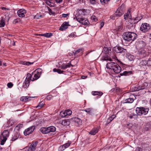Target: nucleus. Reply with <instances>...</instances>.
<instances>
[{
    "mask_svg": "<svg viewBox=\"0 0 151 151\" xmlns=\"http://www.w3.org/2000/svg\"><path fill=\"white\" fill-rule=\"evenodd\" d=\"M106 67L108 69L112 70L115 73H118L121 70V68L117 63L113 62L108 63L106 65Z\"/></svg>",
    "mask_w": 151,
    "mask_h": 151,
    "instance_id": "f257e3e1",
    "label": "nucleus"
},
{
    "mask_svg": "<svg viewBox=\"0 0 151 151\" xmlns=\"http://www.w3.org/2000/svg\"><path fill=\"white\" fill-rule=\"evenodd\" d=\"M136 34L132 32H126L124 34V39L127 41H133L137 37Z\"/></svg>",
    "mask_w": 151,
    "mask_h": 151,
    "instance_id": "f03ea898",
    "label": "nucleus"
},
{
    "mask_svg": "<svg viewBox=\"0 0 151 151\" xmlns=\"http://www.w3.org/2000/svg\"><path fill=\"white\" fill-rule=\"evenodd\" d=\"M149 111L148 109L143 107H137L136 109V113L139 115H145Z\"/></svg>",
    "mask_w": 151,
    "mask_h": 151,
    "instance_id": "7ed1b4c3",
    "label": "nucleus"
},
{
    "mask_svg": "<svg viewBox=\"0 0 151 151\" xmlns=\"http://www.w3.org/2000/svg\"><path fill=\"white\" fill-rule=\"evenodd\" d=\"M9 136V132L7 130H4L0 136V139L1 140V144L3 145L6 141L7 137Z\"/></svg>",
    "mask_w": 151,
    "mask_h": 151,
    "instance_id": "20e7f679",
    "label": "nucleus"
},
{
    "mask_svg": "<svg viewBox=\"0 0 151 151\" xmlns=\"http://www.w3.org/2000/svg\"><path fill=\"white\" fill-rule=\"evenodd\" d=\"M125 9V5L122 4L116 10L115 13V15L116 17L121 16L124 14Z\"/></svg>",
    "mask_w": 151,
    "mask_h": 151,
    "instance_id": "39448f33",
    "label": "nucleus"
},
{
    "mask_svg": "<svg viewBox=\"0 0 151 151\" xmlns=\"http://www.w3.org/2000/svg\"><path fill=\"white\" fill-rule=\"evenodd\" d=\"M76 20L78 22L84 25H88L89 23L87 19L85 18H83L80 16L75 17Z\"/></svg>",
    "mask_w": 151,
    "mask_h": 151,
    "instance_id": "423d86ee",
    "label": "nucleus"
},
{
    "mask_svg": "<svg viewBox=\"0 0 151 151\" xmlns=\"http://www.w3.org/2000/svg\"><path fill=\"white\" fill-rule=\"evenodd\" d=\"M150 29V27L149 25L147 23L142 24L140 27V30L144 32H148Z\"/></svg>",
    "mask_w": 151,
    "mask_h": 151,
    "instance_id": "0eeeda50",
    "label": "nucleus"
},
{
    "mask_svg": "<svg viewBox=\"0 0 151 151\" xmlns=\"http://www.w3.org/2000/svg\"><path fill=\"white\" fill-rule=\"evenodd\" d=\"M113 50L117 53H121L122 52H127L126 50L121 47L116 46L114 47Z\"/></svg>",
    "mask_w": 151,
    "mask_h": 151,
    "instance_id": "6e6552de",
    "label": "nucleus"
},
{
    "mask_svg": "<svg viewBox=\"0 0 151 151\" xmlns=\"http://www.w3.org/2000/svg\"><path fill=\"white\" fill-rule=\"evenodd\" d=\"M37 141L33 142L28 149V151H35L37 148Z\"/></svg>",
    "mask_w": 151,
    "mask_h": 151,
    "instance_id": "1a4fd4ad",
    "label": "nucleus"
},
{
    "mask_svg": "<svg viewBox=\"0 0 151 151\" xmlns=\"http://www.w3.org/2000/svg\"><path fill=\"white\" fill-rule=\"evenodd\" d=\"M35 129V127L32 126L25 130L24 132V134L25 136L31 133Z\"/></svg>",
    "mask_w": 151,
    "mask_h": 151,
    "instance_id": "9d476101",
    "label": "nucleus"
},
{
    "mask_svg": "<svg viewBox=\"0 0 151 151\" xmlns=\"http://www.w3.org/2000/svg\"><path fill=\"white\" fill-rule=\"evenodd\" d=\"M72 122L75 123L76 125L80 124L81 123V119L78 117H74L71 119Z\"/></svg>",
    "mask_w": 151,
    "mask_h": 151,
    "instance_id": "9b49d317",
    "label": "nucleus"
},
{
    "mask_svg": "<svg viewBox=\"0 0 151 151\" xmlns=\"http://www.w3.org/2000/svg\"><path fill=\"white\" fill-rule=\"evenodd\" d=\"M139 87L141 88V90H143L146 88L148 85L147 83V82H144V81H141L139 82Z\"/></svg>",
    "mask_w": 151,
    "mask_h": 151,
    "instance_id": "f8f14e48",
    "label": "nucleus"
},
{
    "mask_svg": "<svg viewBox=\"0 0 151 151\" xmlns=\"http://www.w3.org/2000/svg\"><path fill=\"white\" fill-rule=\"evenodd\" d=\"M26 12V10L24 9H21L19 10L17 12L18 16L20 17H23L25 16L24 14Z\"/></svg>",
    "mask_w": 151,
    "mask_h": 151,
    "instance_id": "ddd939ff",
    "label": "nucleus"
},
{
    "mask_svg": "<svg viewBox=\"0 0 151 151\" xmlns=\"http://www.w3.org/2000/svg\"><path fill=\"white\" fill-rule=\"evenodd\" d=\"M68 23L66 22H64L62 25L59 30L61 31H63L68 28Z\"/></svg>",
    "mask_w": 151,
    "mask_h": 151,
    "instance_id": "4468645a",
    "label": "nucleus"
},
{
    "mask_svg": "<svg viewBox=\"0 0 151 151\" xmlns=\"http://www.w3.org/2000/svg\"><path fill=\"white\" fill-rule=\"evenodd\" d=\"M71 66L73 67V65L71 64L70 62L66 64L62 65L60 66V68L63 70H65L67 68L70 67Z\"/></svg>",
    "mask_w": 151,
    "mask_h": 151,
    "instance_id": "2eb2a0df",
    "label": "nucleus"
},
{
    "mask_svg": "<svg viewBox=\"0 0 151 151\" xmlns=\"http://www.w3.org/2000/svg\"><path fill=\"white\" fill-rule=\"evenodd\" d=\"M48 133L51 134V132H54L56 130L55 127L51 126L47 127Z\"/></svg>",
    "mask_w": 151,
    "mask_h": 151,
    "instance_id": "dca6fc26",
    "label": "nucleus"
},
{
    "mask_svg": "<svg viewBox=\"0 0 151 151\" xmlns=\"http://www.w3.org/2000/svg\"><path fill=\"white\" fill-rule=\"evenodd\" d=\"M33 75V78L31 79V81H34L38 79L40 77L39 74L38 73H32V76Z\"/></svg>",
    "mask_w": 151,
    "mask_h": 151,
    "instance_id": "f3484780",
    "label": "nucleus"
},
{
    "mask_svg": "<svg viewBox=\"0 0 151 151\" xmlns=\"http://www.w3.org/2000/svg\"><path fill=\"white\" fill-rule=\"evenodd\" d=\"M61 123L64 126H68L70 124V122L69 120H64L62 121Z\"/></svg>",
    "mask_w": 151,
    "mask_h": 151,
    "instance_id": "a211bd4d",
    "label": "nucleus"
},
{
    "mask_svg": "<svg viewBox=\"0 0 151 151\" xmlns=\"http://www.w3.org/2000/svg\"><path fill=\"white\" fill-rule=\"evenodd\" d=\"M41 132L43 134H48L47 127H42L40 130Z\"/></svg>",
    "mask_w": 151,
    "mask_h": 151,
    "instance_id": "6ab92c4d",
    "label": "nucleus"
},
{
    "mask_svg": "<svg viewBox=\"0 0 151 151\" xmlns=\"http://www.w3.org/2000/svg\"><path fill=\"white\" fill-rule=\"evenodd\" d=\"M99 131L98 129L97 128H95L93 129L89 132V134L91 135H94Z\"/></svg>",
    "mask_w": 151,
    "mask_h": 151,
    "instance_id": "aec40b11",
    "label": "nucleus"
},
{
    "mask_svg": "<svg viewBox=\"0 0 151 151\" xmlns=\"http://www.w3.org/2000/svg\"><path fill=\"white\" fill-rule=\"evenodd\" d=\"M29 80L25 79L23 84V87L25 88H27L29 86Z\"/></svg>",
    "mask_w": 151,
    "mask_h": 151,
    "instance_id": "412c9836",
    "label": "nucleus"
},
{
    "mask_svg": "<svg viewBox=\"0 0 151 151\" xmlns=\"http://www.w3.org/2000/svg\"><path fill=\"white\" fill-rule=\"evenodd\" d=\"M92 94L94 96L98 95L101 96L103 94L101 91H93L92 92Z\"/></svg>",
    "mask_w": 151,
    "mask_h": 151,
    "instance_id": "4be33fe9",
    "label": "nucleus"
},
{
    "mask_svg": "<svg viewBox=\"0 0 151 151\" xmlns=\"http://www.w3.org/2000/svg\"><path fill=\"white\" fill-rule=\"evenodd\" d=\"M132 72L131 71H124L123 73H121L120 74V75L121 76H129L130 75V74H132Z\"/></svg>",
    "mask_w": 151,
    "mask_h": 151,
    "instance_id": "5701e85b",
    "label": "nucleus"
},
{
    "mask_svg": "<svg viewBox=\"0 0 151 151\" xmlns=\"http://www.w3.org/2000/svg\"><path fill=\"white\" fill-rule=\"evenodd\" d=\"M131 18V14L129 10L128 11L127 13L125 15H124V19H127L128 18L130 19Z\"/></svg>",
    "mask_w": 151,
    "mask_h": 151,
    "instance_id": "b1692460",
    "label": "nucleus"
},
{
    "mask_svg": "<svg viewBox=\"0 0 151 151\" xmlns=\"http://www.w3.org/2000/svg\"><path fill=\"white\" fill-rule=\"evenodd\" d=\"M86 13V10L84 9H81L79 10V13L81 15H85Z\"/></svg>",
    "mask_w": 151,
    "mask_h": 151,
    "instance_id": "393cba45",
    "label": "nucleus"
},
{
    "mask_svg": "<svg viewBox=\"0 0 151 151\" xmlns=\"http://www.w3.org/2000/svg\"><path fill=\"white\" fill-rule=\"evenodd\" d=\"M134 100V99L132 98H128L125 100L124 103H131L133 102Z\"/></svg>",
    "mask_w": 151,
    "mask_h": 151,
    "instance_id": "a878e982",
    "label": "nucleus"
},
{
    "mask_svg": "<svg viewBox=\"0 0 151 151\" xmlns=\"http://www.w3.org/2000/svg\"><path fill=\"white\" fill-rule=\"evenodd\" d=\"M40 35L43 36L47 37H49L52 35L51 33H46L42 34H40Z\"/></svg>",
    "mask_w": 151,
    "mask_h": 151,
    "instance_id": "bb28decb",
    "label": "nucleus"
},
{
    "mask_svg": "<svg viewBox=\"0 0 151 151\" xmlns=\"http://www.w3.org/2000/svg\"><path fill=\"white\" fill-rule=\"evenodd\" d=\"M128 117L130 119H132L133 118L136 117V115L135 114L131 113L128 114Z\"/></svg>",
    "mask_w": 151,
    "mask_h": 151,
    "instance_id": "cd10ccee",
    "label": "nucleus"
},
{
    "mask_svg": "<svg viewBox=\"0 0 151 151\" xmlns=\"http://www.w3.org/2000/svg\"><path fill=\"white\" fill-rule=\"evenodd\" d=\"M53 71L54 72H57L59 74L62 73L63 72H64V71L61 70L60 69H57L56 68H55L53 70Z\"/></svg>",
    "mask_w": 151,
    "mask_h": 151,
    "instance_id": "c85d7f7f",
    "label": "nucleus"
},
{
    "mask_svg": "<svg viewBox=\"0 0 151 151\" xmlns=\"http://www.w3.org/2000/svg\"><path fill=\"white\" fill-rule=\"evenodd\" d=\"M65 112V111H61L60 113V116L62 117H65L67 116Z\"/></svg>",
    "mask_w": 151,
    "mask_h": 151,
    "instance_id": "c756f323",
    "label": "nucleus"
},
{
    "mask_svg": "<svg viewBox=\"0 0 151 151\" xmlns=\"http://www.w3.org/2000/svg\"><path fill=\"white\" fill-rule=\"evenodd\" d=\"M115 117V116L114 115H113L111 116L107 120V122H108V123H109L111 122Z\"/></svg>",
    "mask_w": 151,
    "mask_h": 151,
    "instance_id": "7c9ffc66",
    "label": "nucleus"
},
{
    "mask_svg": "<svg viewBox=\"0 0 151 151\" xmlns=\"http://www.w3.org/2000/svg\"><path fill=\"white\" fill-rule=\"evenodd\" d=\"M147 60H142L140 63V65H147Z\"/></svg>",
    "mask_w": 151,
    "mask_h": 151,
    "instance_id": "2f4dec72",
    "label": "nucleus"
},
{
    "mask_svg": "<svg viewBox=\"0 0 151 151\" xmlns=\"http://www.w3.org/2000/svg\"><path fill=\"white\" fill-rule=\"evenodd\" d=\"M84 111L90 114H91L92 113V109L91 108L86 109Z\"/></svg>",
    "mask_w": 151,
    "mask_h": 151,
    "instance_id": "473e14b6",
    "label": "nucleus"
},
{
    "mask_svg": "<svg viewBox=\"0 0 151 151\" xmlns=\"http://www.w3.org/2000/svg\"><path fill=\"white\" fill-rule=\"evenodd\" d=\"M65 111H66L65 113L67 116L70 115L72 114V112L69 109H67Z\"/></svg>",
    "mask_w": 151,
    "mask_h": 151,
    "instance_id": "72a5a7b5",
    "label": "nucleus"
},
{
    "mask_svg": "<svg viewBox=\"0 0 151 151\" xmlns=\"http://www.w3.org/2000/svg\"><path fill=\"white\" fill-rule=\"evenodd\" d=\"M32 76L30 73H28L27 74V76L26 79L28 80H31V79H32Z\"/></svg>",
    "mask_w": 151,
    "mask_h": 151,
    "instance_id": "f704fd0d",
    "label": "nucleus"
},
{
    "mask_svg": "<svg viewBox=\"0 0 151 151\" xmlns=\"http://www.w3.org/2000/svg\"><path fill=\"white\" fill-rule=\"evenodd\" d=\"M5 25V22L3 19L1 21V23H0V27H3Z\"/></svg>",
    "mask_w": 151,
    "mask_h": 151,
    "instance_id": "c9c22d12",
    "label": "nucleus"
},
{
    "mask_svg": "<svg viewBox=\"0 0 151 151\" xmlns=\"http://www.w3.org/2000/svg\"><path fill=\"white\" fill-rule=\"evenodd\" d=\"M33 63H31L29 62L24 61L23 62L22 64L24 65H30L32 64H33Z\"/></svg>",
    "mask_w": 151,
    "mask_h": 151,
    "instance_id": "e433bc0d",
    "label": "nucleus"
},
{
    "mask_svg": "<svg viewBox=\"0 0 151 151\" xmlns=\"http://www.w3.org/2000/svg\"><path fill=\"white\" fill-rule=\"evenodd\" d=\"M110 0H100V1L102 4H107Z\"/></svg>",
    "mask_w": 151,
    "mask_h": 151,
    "instance_id": "4c0bfd02",
    "label": "nucleus"
},
{
    "mask_svg": "<svg viewBox=\"0 0 151 151\" xmlns=\"http://www.w3.org/2000/svg\"><path fill=\"white\" fill-rule=\"evenodd\" d=\"M71 144V142H68V143H66L65 144L63 145L65 148L68 147L70 146V144Z\"/></svg>",
    "mask_w": 151,
    "mask_h": 151,
    "instance_id": "58836bf2",
    "label": "nucleus"
},
{
    "mask_svg": "<svg viewBox=\"0 0 151 151\" xmlns=\"http://www.w3.org/2000/svg\"><path fill=\"white\" fill-rule=\"evenodd\" d=\"M65 148L64 147L63 145L60 146L59 148V151H62L64 150L65 149Z\"/></svg>",
    "mask_w": 151,
    "mask_h": 151,
    "instance_id": "ea45409f",
    "label": "nucleus"
},
{
    "mask_svg": "<svg viewBox=\"0 0 151 151\" xmlns=\"http://www.w3.org/2000/svg\"><path fill=\"white\" fill-rule=\"evenodd\" d=\"M43 106V103H42V102H41L39 104V105L37 106H36V108H38V109H40Z\"/></svg>",
    "mask_w": 151,
    "mask_h": 151,
    "instance_id": "a19ab883",
    "label": "nucleus"
},
{
    "mask_svg": "<svg viewBox=\"0 0 151 151\" xmlns=\"http://www.w3.org/2000/svg\"><path fill=\"white\" fill-rule=\"evenodd\" d=\"M83 52V50L82 49H78V50H77L75 52V54H77L78 53L81 52V53H82Z\"/></svg>",
    "mask_w": 151,
    "mask_h": 151,
    "instance_id": "79ce46f5",
    "label": "nucleus"
},
{
    "mask_svg": "<svg viewBox=\"0 0 151 151\" xmlns=\"http://www.w3.org/2000/svg\"><path fill=\"white\" fill-rule=\"evenodd\" d=\"M141 88L139 87V86L138 87H135L134 88V91H137L140 90H141Z\"/></svg>",
    "mask_w": 151,
    "mask_h": 151,
    "instance_id": "37998d69",
    "label": "nucleus"
},
{
    "mask_svg": "<svg viewBox=\"0 0 151 151\" xmlns=\"http://www.w3.org/2000/svg\"><path fill=\"white\" fill-rule=\"evenodd\" d=\"M91 19L93 21H94L95 22H96L97 21V19L96 18V17L95 16H91Z\"/></svg>",
    "mask_w": 151,
    "mask_h": 151,
    "instance_id": "c03bdc74",
    "label": "nucleus"
},
{
    "mask_svg": "<svg viewBox=\"0 0 151 151\" xmlns=\"http://www.w3.org/2000/svg\"><path fill=\"white\" fill-rule=\"evenodd\" d=\"M26 96H23L20 98V100L22 101L26 102Z\"/></svg>",
    "mask_w": 151,
    "mask_h": 151,
    "instance_id": "a18cd8bd",
    "label": "nucleus"
},
{
    "mask_svg": "<svg viewBox=\"0 0 151 151\" xmlns=\"http://www.w3.org/2000/svg\"><path fill=\"white\" fill-rule=\"evenodd\" d=\"M128 58L130 61H132L134 59V58L133 55H131L130 56H128Z\"/></svg>",
    "mask_w": 151,
    "mask_h": 151,
    "instance_id": "49530a36",
    "label": "nucleus"
},
{
    "mask_svg": "<svg viewBox=\"0 0 151 151\" xmlns=\"http://www.w3.org/2000/svg\"><path fill=\"white\" fill-rule=\"evenodd\" d=\"M69 37H76V36L75 35V33H72L70 35H69Z\"/></svg>",
    "mask_w": 151,
    "mask_h": 151,
    "instance_id": "de8ad7c7",
    "label": "nucleus"
},
{
    "mask_svg": "<svg viewBox=\"0 0 151 151\" xmlns=\"http://www.w3.org/2000/svg\"><path fill=\"white\" fill-rule=\"evenodd\" d=\"M13 84L11 82L8 83L7 84V86L9 88H12L13 86Z\"/></svg>",
    "mask_w": 151,
    "mask_h": 151,
    "instance_id": "09e8293b",
    "label": "nucleus"
},
{
    "mask_svg": "<svg viewBox=\"0 0 151 151\" xmlns=\"http://www.w3.org/2000/svg\"><path fill=\"white\" fill-rule=\"evenodd\" d=\"M136 149L139 151H145L141 147H137Z\"/></svg>",
    "mask_w": 151,
    "mask_h": 151,
    "instance_id": "8fccbe9b",
    "label": "nucleus"
},
{
    "mask_svg": "<svg viewBox=\"0 0 151 151\" xmlns=\"http://www.w3.org/2000/svg\"><path fill=\"white\" fill-rule=\"evenodd\" d=\"M46 3L48 6H49L51 7L52 6L51 5V4H50L51 3V2L50 1H46Z\"/></svg>",
    "mask_w": 151,
    "mask_h": 151,
    "instance_id": "3c124183",
    "label": "nucleus"
},
{
    "mask_svg": "<svg viewBox=\"0 0 151 151\" xmlns=\"http://www.w3.org/2000/svg\"><path fill=\"white\" fill-rule=\"evenodd\" d=\"M19 19H17L14 20L13 21V23L14 24H16L17 23L19 22Z\"/></svg>",
    "mask_w": 151,
    "mask_h": 151,
    "instance_id": "603ef678",
    "label": "nucleus"
},
{
    "mask_svg": "<svg viewBox=\"0 0 151 151\" xmlns=\"http://www.w3.org/2000/svg\"><path fill=\"white\" fill-rule=\"evenodd\" d=\"M48 8V10L49 12L52 14H54V13L52 11V10L48 7H47Z\"/></svg>",
    "mask_w": 151,
    "mask_h": 151,
    "instance_id": "864d4df0",
    "label": "nucleus"
},
{
    "mask_svg": "<svg viewBox=\"0 0 151 151\" xmlns=\"http://www.w3.org/2000/svg\"><path fill=\"white\" fill-rule=\"evenodd\" d=\"M147 65L148 66H151V60H147Z\"/></svg>",
    "mask_w": 151,
    "mask_h": 151,
    "instance_id": "5fc2aeb1",
    "label": "nucleus"
},
{
    "mask_svg": "<svg viewBox=\"0 0 151 151\" xmlns=\"http://www.w3.org/2000/svg\"><path fill=\"white\" fill-rule=\"evenodd\" d=\"M18 138V137L16 136H14L12 139V140L13 141L16 140Z\"/></svg>",
    "mask_w": 151,
    "mask_h": 151,
    "instance_id": "6e6d98bb",
    "label": "nucleus"
},
{
    "mask_svg": "<svg viewBox=\"0 0 151 151\" xmlns=\"http://www.w3.org/2000/svg\"><path fill=\"white\" fill-rule=\"evenodd\" d=\"M116 16L114 15H111L110 17V18L111 19L113 20H114L116 19Z\"/></svg>",
    "mask_w": 151,
    "mask_h": 151,
    "instance_id": "4d7b16f0",
    "label": "nucleus"
},
{
    "mask_svg": "<svg viewBox=\"0 0 151 151\" xmlns=\"http://www.w3.org/2000/svg\"><path fill=\"white\" fill-rule=\"evenodd\" d=\"M26 102L29 101L31 100V98H32L31 97H28V96H26Z\"/></svg>",
    "mask_w": 151,
    "mask_h": 151,
    "instance_id": "13d9d810",
    "label": "nucleus"
},
{
    "mask_svg": "<svg viewBox=\"0 0 151 151\" xmlns=\"http://www.w3.org/2000/svg\"><path fill=\"white\" fill-rule=\"evenodd\" d=\"M69 14H62V17H67L68 16Z\"/></svg>",
    "mask_w": 151,
    "mask_h": 151,
    "instance_id": "bf43d9fd",
    "label": "nucleus"
},
{
    "mask_svg": "<svg viewBox=\"0 0 151 151\" xmlns=\"http://www.w3.org/2000/svg\"><path fill=\"white\" fill-rule=\"evenodd\" d=\"M91 3L92 4H94L95 3L96 0H90Z\"/></svg>",
    "mask_w": 151,
    "mask_h": 151,
    "instance_id": "052dcab7",
    "label": "nucleus"
},
{
    "mask_svg": "<svg viewBox=\"0 0 151 151\" xmlns=\"http://www.w3.org/2000/svg\"><path fill=\"white\" fill-rule=\"evenodd\" d=\"M51 98H52V96L50 95H49L47 96V100H49L51 99Z\"/></svg>",
    "mask_w": 151,
    "mask_h": 151,
    "instance_id": "680f3d73",
    "label": "nucleus"
},
{
    "mask_svg": "<svg viewBox=\"0 0 151 151\" xmlns=\"http://www.w3.org/2000/svg\"><path fill=\"white\" fill-rule=\"evenodd\" d=\"M63 0H56V2L58 3H60Z\"/></svg>",
    "mask_w": 151,
    "mask_h": 151,
    "instance_id": "e2e57ef3",
    "label": "nucleus"
},
{
    "mask_svg": "<svg viewBox=\"0 0 151 151\" xmlns=\"http://www.w3.org/2000/svg\"><path fill=\"white\" fill-rule=\"evenodd\" d=\"M23 126L22 124H20L19 125H18L17 126H16V127H19V128H21Z\"/></svg>",
    "mask_w": 151,
    "mask_h": 151,
    "instance_id": "0e129e2a",
    "label": "nucleus"
},
{
    "mask_svg": "<svg viewBox=\"0 0 151 151\" xmlns=\"http://www.w3.org/2000/svg\"><path fill=\"white\" fill-rule=\"evenodd\" d=\"M104 24V22H102L101 23V24H100V25H101L100 28H102L103 27Z\"/></svg>",
    "mask_w": 151,
    "mask_h": 151,
    "instance_id": "69168bd1",
    "label": "nucleus"
},
{
    "mask_svg": "<svg viewBox=\"0 0 151 151\" xmlns=\"http://www.w3.org/2000/svg\"><path fill=\"white\" fill-rule=\"evenodd\" d=\"M86 76H81V78L83 79H85V78H86Z\"/></svg>",
    "mask_w": 151,
    "mask_h": 151,
    "instance_id": "338daca9",
    "label": "nucleus"
},
{
    "mask_svg": "<svg viewBox=\"0 0 151 151\" xmlns=\"http://www.w3.org/2000/svg\"><path fill=\"white\" fill-rule=\"evenodd\" d=\"M1 9H2V10H6V8H5V7H1Z\"/></svg>",
    "mask_w": 151,
    "mask_h": 151,
    "instance_id": "774afa93",
    "label": "nucleus"
}]
</instances>
